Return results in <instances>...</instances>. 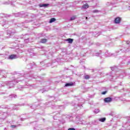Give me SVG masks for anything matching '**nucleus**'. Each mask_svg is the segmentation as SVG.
<instances>
[{"mask_svg":"<svg viewBox=\"0 0 130 130\" xmlns=\"http://www.w3.org/2000/svg\"><path fill=\"white\" fill-rule=\"evenodd\" d=\"M55 21H56V19L55 18H52L50 19L49 23H53Z\"/></svg>","mask_w":130,"mask_h":130,"instance_id":"393cba45","label":"nucleus"},{"mask_svg":"<svg viewBox=\"0 0 130 130\" xmlns=\"http://www.w3.org/2000/svg\"><path fill=\"white\" fill-rule=\"evenodd\" d=\"M49 6V4H39V8H47Z\"/></svg>","mask_w":130,"mask_h":130,"instance_id":"9d476101","label":"nucleus"},{"mask_svg":"<svg viewBox=\"0 0 130 130\" xmlns=\"http://www.w3.org/2000/svg\"><path fill=\"white\" fill-rule=\"evenodd\" d=\"M102 55H104V53L101 50H94L93 52V56H102Z\"/></svg>","mask_w":130,"mask_h":130,"instance_id":"39448f33","label":"nucleus"},{"mask_svg":"<svg viewBox=\"0 0 130 130\" xmlns=\"http://www.w3.org/2000/svg\"><path fill=\"white\" fill-rule=\"evenodd\" d=\"M10 126H11V127H12V128H16V127H17V125H12Z\"/></svg>","mask_w":130,"mask_h":130,"instance_id":"72a5a7b5","label":"nucleus"},{"mask_svg":"<svg viewBox=\"0 0 130 130\" xmlns=\"http://www.w3.org/2000/svg\"><path fill=\"white\" fill-rule=\"evenodd\" d=\"M21 105H16V106H14L13 107V109H14L15 110H18V107H20Z\"/></svg>","mask_w":130,"mask_h":130,"instance_id":"a878e982","label":"nucleus"},{"mask_svg":"<svg viewBox=\"0 0 130 130\" xmlns=\"http://www.w3.org/2000/svg\"><path fill=\"white\" fill-rule=\"evenodd\" d=\"M76 19H77V16L74 15L70 18V21H74V20H76Z\"/></svg>","mask_w":130,"mask_h":130,"instance_id":"5701e85b","label":"nucleus"},{"mask_svg":"<svg viewBox=\"0 0 130 130\" xmlns=\"http://www.w3.org/2000/svg\"><path fill=\"white\" fill-rule=\"evenodd\" d=\"M2 78H7V76H3Z\"/></svg>","mask_w":130,"mask_h":130,"instance_id":"79ce46f5","label":"nucleus"},{"mask_svg":"<svg viewBox=\"0 0 130 130\" xmlns=\"http://www.w3.org/2000/svg\"><path fill=\"white\" fill-rule=\"evenodd\" d=\"M84 79H85V80H89V79H90V76L89 75H85L84 76Z\"/></svg>","mask_w":130,"mask_h":130,"instance_id":"cd10ccee","label":"nucleus"},{"mask_svg":"<svg viewBox=\"0 0 130 130\" xmlns=\"http://www.w3.org/2000/svg\"><path fill=\"white\" fill-rule=\"evenodd\" d=\"M5 24H9V21H5Z\"/></svg>","mask_w":130,"mask_h":130,"instance_id":"a19ab883","label":"nucleus"},{"mask_svg":"<svg viewBox=\"0 0 130 130\" xmlns=\"http://www.w3.org/2000/svg\"><path fill=\"white\" fill-rule=\"evenodd\" d=\"M0 17H1L2 18H8V17H10V16H9L7 14H0Z\"/></svg>","mask_w":130,"mask_h":130,"instance_id":"aec40b11","label":"nucleus"},{"mask_svg":"<svg viewBox=\"0 0 130 130\" xmlns=\"http://www.w3.org/2000/svg\"><path fill=\"white\" fill-rule=\"evenodd\" d=\"M127 119H128V121H127V122H130V117H128Z\"/></svg>","mask_w":130,"mask_h":130,"instance_id":"4c0bfd02","label":"nucleus"},{"mask_svg":"<svg viewBox=\"0 0 130 130\" xmlns=\"http://www.w3.org/2000/svg\"><path fill=\"white\" fill-rule=\"evenodd\" d=\"M25 119H26V118H21L20 119V120H21V121H23V120H25Z\"/></svg>","mask_w":130,"mask_h":130,"instance_id":"ea45409f","label":"nucleus"},{"mask_svg":"<svg viewBox=\"0 0 130 130\" xmlns=\"http://www.w3.org/2000/svg\"><path fill=\"white\" fill-rule=\"evenodd\" d=\"M89 124H92V122L89 123Z\"/></svg>","mask_w":130,"mask_h":130,"instance_id":"8fccbe9b","label":"nucleus"},{"mask_svg":"<svg viewBox=\"0 0 130 130\" xmlns=\"http://www.w3.org/2000/svg\"><path fill=\"white\" fill-rule=\"evenodd\" d=\"M16 2V0H9L8 2H6L4 3L5 5H13V3Z\"/></svg>","mask_w":130,"mask_h":130,"instance_id":"f8f14e48","label":"nucleus"},{"mask_svg":"<svg viewBox=\"0 0 130 130\" xmlns=\"http://www.w3.org/2000/svg\"><path fill=\"white\" fill-rule=\"evenodd\" d=\"M85 19H86V20H88V17H86Z\"/></svg>","mask_w":130,"mask_h":130,"instance_id":"de8ad7c7","label":"nucleus"},{"mask_svg":"<svg viewBox=\"0 0 130 130\" xmlns=\"http://www.w3.org/2000/svg\"><path fill=\"white\" fill-rule=\"evenodd\" d=\"M41 43H46L47 42V39H42L40 41Z\"/></svg>","mask_w":130,"mask_h":130,"instance_id":"412c9836","label":"nucleus"},{"mask_svg":"<svg viewBox=\"0 0 130 130\" xmlns=\"http://www.w3.org/2000/svg\"><path fill=\"white\" fill-rule=\"evenodd\" d=\"M57 107H59L58 106H57Z\"/></svg>","mask_w":130,"mask_h":130,"instance_id":"603ef678","label":"nucleus"},{"mask_svg":"<svg viewBox=\"0 0 130 130\" xmlns=\"http://www.w3.org/2000/svg\"><path fill=\"white\" fill-rule=\"evenodd\" d=\"M2 74H7V72L5 70H0V75Z\"/></svg>","mask_w":130,"mask_h":130,"instance_id":"bb28decb","label":"nucleus"},{"mask_svg":"<svg viewBox=\"0 0 130 130\" xmlns=\"http://www.w3.org/2000/svg\"><path fill=\"white\" fill-rule=\"evenodd\" d=\"M17 83H18V81L17 80H14L11 81L2 82V83L1 84L2 87H5L6 85V86H9V88H12V87H14V86L16 84H17Z\"/></svg>","mask_w":130,"mask_h":130,"instance_id":"7ed1b4c3","label":"nucleus"},{"mask_svg":"<svg viewBox=\"0 0 130 130\" xmlns=\"http://www.w3.org/2000/svg\"><path fill=\"white\" fill-rule=\"evenodd\" d=\"M59 112H57V113H56V114H59Z\"/></svg>","mask_w":130,"mask_h":130,"instance_id":"49530a36","label":"nucleus"},{"mask_svg":"<svg viewBox=\"0 0 130 130\" xmlns=\"http://www.w3.org/2000/svg\"><path fill=\"white\" fill-rule=\"evenodd\" d=\"M104 102L105 103H110V102H112V98H106L104 99Z\"/></svg>","mask_w":130,"mask_h":130,"instance_id":"1a4fd4ad","label":"nucleus"},{"mask_svg":"<svg viewBox=\"0 0 130 130\" xmlns=\"http://www.w3.org/2000/svg\"><path fill=\"white\" fill-rule=\"evenodd\" d=\"M107 93V91H104L102 92V95H105V94H106Z\"/></svg>","mask_w":130,"mask_h":130,"instance_id":"f704fd0d","label":"nucleus"},{"mask_svg":"<svg viewBox=\"0 0 130 130\" xmlns=\"http://www.w3.org/2000/svg\"><path fill=\"white\" fill-rule=\"evenodd\" d=\"M111 70L113 71L112 72H111L109 74L110 77H111V78L110 79H113V80H116V78H118V76H119V75H122V76H123V77H124V76H125V72L124 71H122V70H120L119 71V73H120V74H119V73H118V72H117V67H111ZM113 72H116V74L114 73Z\"/></svg>","mask_w":130,"mask_h":130,"instance_id":"f257e3e1","label":"nucleus"},{"mask_svg":"<svg viewBox=\"0 0 130 130\" xmlns=\"http://www.w3.org/2000/svg\"><path fill=\"white\" fill-rule=\"evenodd\" d=\"M34 66H35V63L33 62L31 63H29L27 66V69L28 70H30V69H32V68L34 67Z\"/></svg>","mask_w":130,"mask_h":130,"instance_id":"9b49d317","label":"nucleus"},{"mask_svg":"<svg viewBox=\"0 0 130 130\" xmlns=\"http://www.w3.org/2000/svg\"><path fill=\"white\" fill-rule=\"evenodd\" d=\"M9 98L13 99V98H17V95L16 94H11L9 95Z\"/></svg>","mask_w":130,"mask_h":130,"instance_id":"b1692460","label":"nucleus"},{"mask_svg":"<svg viewBox=\"0 0 130 130\" xmlns=\"http://www.w3.org/2000/svg\"><path fill=\"white\" fill-rule=\"evenodd\" d=\"M34 130H40V127H39L38 126H37L36 127H34Z\"/></svg>","mask_w":130,"mask_h":130,"instance_id":"2f4dec72","label":"nucleus"},{"mask_svg":"<svg viewBox=\"0 0 130 130\" xmlns=\"http://www.w3.org/2000/svg\"><path fill=\"white\" fill-rule=\"evenodd\" d=\"M100 112V110L98 109H95L94 111V113H99Z\"/></svg>","mask_w":130,"mask_h":130,"instance_id":"c756f323","label":"nucleus"},{"mask_svg":"<svg viewBox=\"0 0 130 130\" xmlns=\"http://www.w3.org/2000/svg\"><path fill=\"white\" fill-rule=\"evenodd\" d=\"M66 41H68V43H70L71 44H72V43H73V42L74 41V39L69 38L66 39Z\"/></svg>","mask_w":130,"mask_h":130,"instance_id":"6ab92c4d","label":"nucleus"},{"mask_svg":"<svg viewBox=\"0 0 130 130\" xmlns=\"http://www.w3.org/2000/svg\"><path fill=\"white\" fill-rule=\"evenodd\" d=\"M0 115L2 116L4 118H6L8 116V113L7 112H1Z\"/></svg>","mask_w":130,"mask_h":130,"instance_id":"4468645a","label":"nucleus"},{"mask_svg":"<svg viewBox=\"0 0 130 130\" xmlns=\"http://www.w3.org/2000/svg\"><path fill=\"white\" fill-rule=\"evenodd\" d=\"M9 59H16L17 58V55L12 54L9 56Z\"/></svg>","mask_w":130,"mask_h":130,"instance_id":"ddd939ff","label":"nucleus"},{"mask_svg":"<svg viewBox=\"0 0 130 130\" xmlns=\"http://www.w3.org/2000/svg\"><path fill=\"white\" fill-rule=\"evenodd\" d=\"M25 42H28L29 41V39H27L24 40Z\"/></svg>","mask_w":130,"mask_h":130,"instance_id":"58836bf2","label":"nucleus"},{"mask_svg":"<svg viewBox=\"0 0 130 130\" xmlns=\"http://www.w3.org/2000/svg\"><path fill=\"white\" fill-rule=\"evenodd\" d=\"M82 107H83V106H82V104H79L77 105V107H76V108H79L78 109H80V108H82Z\"/></svg>","mask_w":130,"mask_h":130,"instance_id":"c85d7f7f","label":"nucleus"},{"mask_svg":"<svg viewBox=\"0 0 130 130\" xmlns=\"http://www.w3.org/2000/svg\"><path fill=\"white\" fill-rule=\"evenodd\" d=\"M74 86V83L70 82V83H66L65 84V87H70V86Z\"/></svg>","mask_w":130,"mask_h":130,"instance_id":"a211bd4d","label":"nucleus"},{"mask_svg":"<svg viewBox=\"0 0 130 130\" xmlns=\"http://www.w3.org/2000/svg\"><path fill=\"white\" fill-rule=\"evenodd\" d=\"M99 121H101V122H104V121H105V120H106V118L105 117H103V118H100L99 119Z\"/></svg>","mask_w":130,"mask_h":130,"instance_id":"4be33fe9","label":"nucleus"},{"mask_svg":"<svg viewBox=\"0 0 130 130\" xmlns=\"http://www.w3.org/2000/svg\"><path fill=\"white\" fill-rule=\"evenodd\" d=\"M68 130H76V129L75 128H69Z\"/></svg>","mask_w":130,"mask_h":130,"instance_id":"e433bc0d","label":"nucleus"},{"mask_svg":"<svg viewBox=\"0 0 130 130\" xmlns=\"http://www.w3.org/2000/svg\"><path fill=\"white\" fill-rule=\"evenodd\" d=\"M128 63H129V61H128V63H127V64H128Z\"/></svg>","mask_w":130,"mask_h":130,"instance_id":"3c124183","label":"nucleus"},{"mask_svg":"<svg viewBox=\"0 0 130 130\" xmlns=\"http://www.w3.org/2000/svg\"><path fill=\"white\" fill-rule=\"evenodd\" d=\"M30 10H34L35 11L36 10V9L31 8V9H30Z\"/></svg>","mask_w":130,"mask_h":130,"instance_id":"c03bdc74","label":"nucleus"},{"mask_svg":"<svg viewBox=\"0 0 130 130\" xmlns=\"http://www.w3.org/2000/svg\"><path fill=\"white\" fill-rule=\"evenodd\" d=\"M75 121L77 124H79V123L80 124H86V121L82 120L80 117H76Z\"/></svg>","mask_w":130,"mask_h":130,"instance_id":"20e7f679","label":"nucleus"},{"mask_svg":"<svg viewBox=\"0 0 130 130\" xmlns=\"http://www.w3.org/2000/svg\"><path fill=\"white\" fill-rule=\"evenodd\" d=\"M105 54L106 56H111V55H113V54L110 53L109 51L107 50L105 53Z\"/></svg>","mask_w":130,"mask_h":130,"instance_id":"dca6fc26","label":"nucleus"},{"mask_svg":"<svg viewBox=\"0 0 130 130\" xmlns=\"http://www.w3.org/2000/svg\"><path fill=\"white\" fill-rule=\"evenodd\" d=\"M3 26V27H5V26H6V24H4Z\"/></svg>","mask_w":130,"mask_h":130,"instance_id":"09e8293b","label":"nucleus"},{"mask_svg":"<svg viewBox=\"0 0 130 130\" xmlns=\"http://www.w3.org/2000/svg\"><path fill=\"white\" fill-rule=\"evenodd\" d=\"M30 107L31 108V109H35L38 107V105L36 104H32L30 106Z\"/></svg>","mask_w":130,"mask_h":130,"instance_id":"f3484780","label":"nucleus"},{"mask_svg":"<svg viewBox=\"0 0 130 130\" xmlns=\"http://www.w3.org/2000/svg\"><path fill=\"white\" fill-rule=\"evenodd\" d=\"M88 8H89V5L85 4L81 7V9H82V10H86Z\"/></svg>","mask_w":130,"mask_h":130,"instance_id":"2eb2a0df","label":"nucleus"},{"mask_svg":"<svg viewBox=\"0 0 130 130\" xmlns=\"http://www.w3.org/2000/svg\"><path fill=\"white\" fill-rule=\"evenodd\" d=\"M15 17H26L28 16V13L24 12H19L15 14Z\"/></svg>","mask_w":130,"mask_h":130,"instance_id":"423d86ee","label":"nucleus"},{"mask_svg":"<svg viewBox=\"0 0 130 130\" xmlns=\"http://www.w3.org/2000/svg\"><path fill=\"white\" fill-rule=\"evenodd\" d=\"M0 55H3V54H0Z\"/></svg>","mask_w":130,"mask_h":130,"instance_id":"864d4df0","label":"nucleus"},{"mask_svg":"<svg viewBox=\"0 0 130 130\" xmlns=\"http://www.w3.org/2000/svg\"><path fill=\"white\" fill-rule=\"evenodd\" d=\"M4 130H8V128L5 127V128H4Z\"/></svg>","mask_w":130,"mask_h":130,"instance_id":"37998d69","label":"nucleus"},{"mask_svg":"<svg viewBox=\"0 0 130 130\" xmlns=\"http://www.w3.org/2000/svg\"><path fill=\"white\" fill-rule=\"evenodd\" d=\"M121 22V17H116L114 19L115 24H119Z\"/></svg>","mask_w":130,"mask_h":130,"instance_id":"6e6552de","label":"nucleus"},{"mask_svg":"<svg viewBox=\"0 0 130 130\" xmlns=\"http://www.w3.org/2000/svg\"><path fill=\"white\" fill-rule=\"evenodd\" d=\"M0 108H4V106H1V107H0Z\"/></svg>","mask_w":130,"mask_h":130,"instance_id":"a18cd8bd","label":"nucleus"},{"mask_svg":"<svg viewBox=\"0 0 130 130\" xmlns=\"http://www.w3.org/2000/svg\"><path fill=\"white\" fill-rule=\"evenodd\" d=\"M115 4H117V1H116L115 2H108L106 4L107 7H115L114 5Z\"/></svg>","mask_w":130,"mask_h":130,"instance_id":"0eeeda50","label":"nucleus"},{"mask_svg":"<svg viewBox=\"0 0 130 130\" xmlns=\"http://www.w3.org/2000/svg\"><path fill=\"white\" fill-rule=\"evenodd\" d=\"M127 58H128V57H123L122 59H123L124 60H126Z\"/></svg>","mask_w":130,"mask_h":130,"instance_id":"c9c22d12","label":"nucleus"},{"mask_svg":"<svg viewBox=\"0 0 130 130\" xmlns=\"http://www.w3.org/2000/svg\"><path fill=\"white\" fill-rule=\"evenodd\" d=\"M43 62H41V63H42Z\"/></svg>","mask_w":130,"mask_h":130,"instance_id":"5fc2aeb1","label":"nucleus"},{"mask_svg":"<svg viewBox=\"0 0 130 130\" xmlns=\"http://www.w3.org/2000/svg\"><path fill=\"white\" fill-rule=\"evenodd\" d=\"M47 91L48 90H45V88H44L43 89H41L40 90V92H41V93H44V92Z\"/></svg>","mask_w":130,"mask_h":130,"instance_id":"7c9ffc66","label":"nucleus"},{"mask_svg":"<svg viewBox=\"0 0 130 130\" xmlns=\"http://www.w3.org/2000/svg\"><path fill=\"white\" fill-rule=\"evenodd\" d=\"M99 12H100V11L98 10H93L92 11V13H99Z\"/></svg>","mask_w":130,"mask_h":130,"instance_id":"473e14b6","label":"nucleus"},{"mask_svg":"<svg viewBox=\"0 0 130 130\" xmlns=\"http://www.w3.org/2000/svg\"><path fill=\"white\" fill-rule=\"evenodd\" d=\"M129 41H126V46L125 47H122V48L119 49V50L116 51V53H119L120 54L121 53H123L124 52H127L129 51Z\"/></svg>","mask_w":130,"mask_h":130,"instance_id":"f03ea898","label":"nucleus"}]
</instances>
